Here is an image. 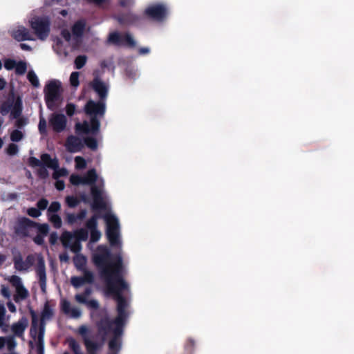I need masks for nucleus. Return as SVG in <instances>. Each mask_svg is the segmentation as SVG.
Wrapping results in <instances>:
<instances>
[{
  "label": "nucleus",
  "instance_id": "nucleus-46",
  "mask_svg": "<svg viewBox=\"0 0 354 354\" xmlns=\"http://www.w3.org/2000/svg\"><path fill=\"white\" fill-rule=\"evenodd\" d=\"M65 201L66 205L71 208H74L77 207L80 202V201L76 196H66Z\"/></svg>",
  "mask_w": 354,
  "mask_h": 354
},
{
  "label": "nucleus",
  "instance_id": "nucleus-63",
  "mask_svg": "<svg viewBox=\"0 0 354 354\" xmlns=\"http://www.w3.org/2000/svg\"><path fill=\"white\" fill-rule=\"evenodd\" d=\"M28 214L33 218H37L41 215V212L38 208L30 207L27 211Z\"/></svg>",
  "mask_w": 354,
  "mask_h": 354
},
{
  "label": "nucleus",
  "instance_id": "nucleus-16",
  "mask_svg": "<svg viewBox=\"0 0 354 354\" xmlns=\"http://www.w3.org/2000/svg\"><path fill=\"white\" fill-rule=\"evenodd\" d=\"M90 86L97 94L100 100H106L108 95L109 86L100 77H94L91 82Z\"/></svg>",
  "mask_w": 354,
  "mask_h": 354
},
{
  "label": "nucleus",
  "instance_id": "nucleus-25",
  "mask_svg": "<svg viewBox=\"0 0 354 354\" xmlns=\"http://www.w3.org/2000/svg\"><path fill=\"white\" fill-rule=\"evenodd\" d=\"M41 161L44 166L50 169H55L59 167V162L56 158H52L48 153H43L41 155Z\"/></svg>",
  "mask_w": 354,
  "mask_h": 354
},
{
  "label": "nucleus",
  "instance_id": "nucleus-1",
  "mask_svg": "<svg viewBox=\"0 0 354 354\" xmlns=\"http://www.w3.org/2000/svg\"><path fill=\"white\" fill-rule=\"evenodd\" d=\"M116 275L117 277L115 281L106 283V293L113 295L114 299L117 301V317L114 320H111L106 309H101V310L97 311L95 314V316L100 317V319L96 323V326L99 333L102 335L103 341L110 333L113 324L124 326L128 317V313L126 311L128 304L122 292L128 289L129 285L123 277H120L118 274Z\"/></svg>",
  "mask_w": 354,
  "mask_h": 354
},
{
  "label": "nucleus",
  "instance_id": "nucleus-62",
  "mask_svg": "<svg viewBox=\"0 0 354 354\" xmlns=\"http://www.w3.org/2000/svg\"><path fill=\"white\" fill-rule=\"evenodd\" d=\"M60 207H61L60 203L57 201H54V202H52L51 204L50 205V206L48 209V212L49 213L50 212L56 213L60 209Z\"/></svg>",
  "mask_w": 354,
  "mask_h": 354
},
{
  "label": "nucleus",
  "instance_id": "nucleus-23",
  "mask_svg": "<svg viewBox=\"0 0 354 354\" xmlns=\"http://www.w3.org/2000/svg\"><path fill=\"white\" fill-rule=\"evenodd\" d=\"M30 315L32 319L31 326L30 328V336L34 340H36L37 339L39 328V324L38 325V318L35 311L32 308L30 309Z\"/></svg>",
  "mask_w": 354,
  "mask_h": 354
},
{
  "label": "nucleus",
  "instance_id": "nucleus-47",
  "mask_svg": "<svg viewBox=\"0 0 354 354\" xmlns=\"http://www.w3.org/2000/svg\"><path fill=\"white\" fill-rule=\"evenodd\" d=\"M79 76V72L75 71L71 73L69 79L71 86L77 88L80 85Z\"/></svg>",
  "mask_w": 354,
  "mask_h": 354
},
{
  "label": "nucleus",
  "instance_id": "nucleus-48",
  "mask_svg": "<svg viewBox=\"0 0 354 354\" xmlns=\"http://www.w3.org/2000/svg\"><path fill=\"white\" fill-rule=\"evenodd\" d=\"M38 130L41 135L47 134V122L45 118L42 116L39 118Z\"/></svg>",
  "mask_w": 354,
  "mask_h": 354
},
{
  "label": "nucleus",
  "instance_id": "nucleus-13",
  "mask_svg": "<svg viewBox=\"0 0 354 354\" xmlns=\"http://www.w3.org/2000/svg\"><path fill=\"white\" fill-rule=\"evenodd\" d=\"M145 14L149 18L160 21L166 17L167 9L162 4H156L146 8Z\"/></svg>",
  "mask_w": 354,
  "mask_h": 354
},
{
  "label": "nucleus",
  "instance_id": "nucleus-11",
  "mask_svg": "<svg viewBox=\"0 0 354 354\" xmlns=\"http://www.w3.org/2000/svg\"><path fill=\"white\" fill-rule=\"evenodd\" d=\"M60 239L62 245L65 248H70L71 252L75 254H79V252L81 251L82 244L80 240L75 239L73 234H72L70 232H64Z\"/></svg>",
  "mask_w": 354,
  "mask_h": 354
},
{
  "label": "nucleus",
  "instance_id": "nucleus-26",
  "mask_svg": "<svg viewBox=\"0 0 354 354\" xmlns=\"http://www.w3.org/2000/svg\"><path fill=\"white\" fill-rule=\"evenodd\" d=\"M84 343L86 348L88 354H97V352L102 346L103 342L98 343L90 340L88 338H84Z\"/></svg>",
  "mask_w": 354,
  "mask_h": 354
},
{
  "label": "nucleus",
  "instance_id": "nucleus-10",
  "mask_svg": "<svg viewBox=\"0 0 354 354\" xmlns=\"http://www.w3.org/2000/svg\"><path fill=\"white\" fill-rule=\"evenodd\" d=\"M8 281L16 289V294L14 295L15 302L24 300L29 296L28 290L23 286L21 279L19 276L12 275Z\"/></svg>",
  "mask_w": 354,
  "mask_h": 354
},
{
  "label": "nucleus",
  "instance_id": "nucleus-21",
  "mask_svg": "<svg viewBox=\"0 0 354 354\" xmlns=\"http://www.w3.org/2000/svg\"><path fill=\"white\" fill-rule=\"evenodd\" d=\"M28 325V319L25 317H21L17 322L12 324L11 330L17 337H22L24 331Z\"/></svg>",
  "mask_w": 354,
  "mask_h": 354
},
{
  "label": "nucleus",
  "instance_id": "nucleus-58",
  "mask_svg": "<svg viewBox=\"0 0 354 354\" xmlns=\"http://www.w3.org/2000/svg\"><path fill=\"white\" fill-rule=\"evenodd\" d=\"M17 65V62L12 59H6L4 61V67L6 70L11 71L15 68Z\"/></svg>",
  "mask_w": 354,
  "mask_h": 354
},
{
  "label": "nucleus",
  "instance_id": "nucleus-61",
  "mask_svg": "<svg viewBox=\"0 0 354 354\" xmlns=\"http://www.w3.org/2000/svg\"><path fill=\"white\" fill-rule=\"evenodd\" d=\"M19 151L18 146L14 143L9 144L7 148V153L10 156H14Z\"/></svg>",
  "mask_w": 354,
  "mask_h": 354
},
{
  "label": "nucleus",
  "instance_id": "nucleus-24",
  "mask_svg": "<svg viewBox=\"0 0 354 354\" xmlns=\"http://www.w3.org/2000/svg\"><path fill=\"white\" fill-rule=\"evenodd\" d=\"M118 21L121 24H136L140 20V17L131 12H128L125 14H122L118 17Z\"/></svg>",
  "mask_w": 354,
  "mask_h": 354
},
{
  "label": "nucleus",
  "instance_id": "nucleus-35",
  "mask_svg": "<svg viewBox=\"0 0 354 354\" xmlns=\"http://www.w3.org/2000/svg\"><path fill=\"white\" fill-rule=\"evenodd\" d=\"M91 288L87 287L82 294H77L75 297V300L80 304H85L87 302V297L91 294Z\"/></svg>",
  "mask_w": 354,
  "mask_h": 354
},
{
  "label": "nucleus",
  "instance_id": "nucleus-37",
  "mask_svg": "<svg viewBox=\"0 0 354 354\" xmlns=\"http://www.w3.org/2000/svg\"><path fill=\"white\" fill-rule=\"evenodd\" d=\"M84 145H86L87 147L92 150H96L97 148V140L91 136H88L84 138Z\"/></svg>",
  "mask_w": 354,
  "mask_h": 354
},
{
  "label": "nucleus",
  "instance_id": "nucleus-12",
  "mask_svg": "<svg viewBox=\"0 0 354 354\" xmlns=\"http://www.w3.org/2000/svg\"><path fill=\"white\" fill-rule=\"evenodd\" d=\"M36 225V222L27 217L19 218L14 227L15 233L21 237H28L29 236L28 230Z\"/></svg>",
  "mask_w": 354,
  "mask_h": 354
},
{
  "label": "nucleus",
  "instance_id": "nucleus-56",
  "mask_svg": "<svg viewBox=\"0 0 354 354\" xmlns=\"http://www.w3.org/2000/svg\"><path fill=\"white\" fill-rule=\"evenodd\" d=\"M90 241L92 243H95L98 241L101 237V232L97 230H94L90 231Z\"/></svg>",
  "mask_w": 354,
  "mask_h": 354
},
{
  "label": "nucleus",
  "instance_id": "nucleus-38",
  "mask_svg": "<svg viewBox=\"0 0 354 354\" xmlns=\"http://www.w3.org/2000/svg\"><path fill=\"white\" fill-rule=\"evenodd\" d=\"M69 348L73 351L74 354H78L81 352V348L79 343L73 337L67 339Z\"/></svg>",
  "mask_w": 354,
  "mask_h": 354
},
{
  "label": "nucleus",
  "instance_id": "nucleus-27",
  "mask_svg": "<svg viewBox=\"0 0 354 354\" xmlns=\"http://www.w3.org/2000/svg\"><path fill=\"white\" fill-rule=\"evenodd\" d=\"M23 104L21 97H18L14 102L10 113V118H20L22 114Z\"/></svg>",
  "mask_w": 354,
  "mask_h": 354
},
{
  "label": "nucleus",
  "instance_id": "nucleus-53",
  "mask_svg": "<svg viewBox=\"0 0 354 354\" xmlns=\"http://www.w3.org/2000/svg\"><path fill=\"white\" fill-rule=\"evenodd\" d=\"M75 167L78 169H84L86 167V162L82 156H77L75 158Z\"/></svg>",
  "mask_w": 354,
  "mask_h": 354
},
{
  "label": "nucleus",
  "instance_id": "nucleus-2",
  "mask_svg": "<svg viewBox=\"0 0 354 354\" xmlns=\"http://www.w3.org/2000/svg\"><path fill=\"white\" fill-rule=\"evenodd\" d=\"M111 253L107 246L98 245L96 251L93 254V263L101 271V275L104 279L106 283L115 281L116 274L123 277V260L120 255H117L115 261L110 263Z\"/></svg>",
  "mask_w": 354,
  "mask_h": 354
},
{
  "label": "nucleus",
  "instance_id": "nucleus-45",
  "mask_svg": "<svg viewBox=\"0 0 354 354\" xmlns=\"http://www.w3.org/2000/svg\"><path fill=\"white\" fill-rule=\"evenodd\" d=\"M70 183L73 185H85L84 177L78 174H72L69 178Z\"/></svg>",
  "mask_w": 354,
  "mask_h": 354
},
{
  "label": "nucleus",
  "instance_id": "nucleus-41",
  "mask_svg": "<svg viewBox=\"0 0 354 354\" xmlns=\"http://www.w3.org/2000/svg\"><path fill=\"white\" fill-rule=\"evenodd\" d=\"M15 73L17 75H22L27 70V64L24 61H19L17 62L16 66H15Z\"/></svg>",
  "mask_w": 354,
  "mask_h": 354
},
{
  "label": "nucleus",
  "instance_id": "nucleus-30",
  "mask_svg": "<svg viewBox=\"0 0 354 354\" xmlns=\"http://www.w3.org/2000/svg\"><path fill=\"white\" fill-rule=\"evenodd\" d=\"M85 29V22L82 20L76 21L72 26V32L76 37H82Z\"/></svg>",
  "mask_w": 354,
  "mask_h": 354
},
{
  "label": "nucleus",
  "instance_id": "nucleus-22",
  "mask_svg": "<svg viewBox=\"0 0 354 354\" xmlns=\"http://www.w3.org/2000/svg\"><path fill=\"white\" fill-rule=\"evenodd\" d=\"M61 309L64 314H71V317L73 318H78L81 316L80 310L77 308H71L70 302L66 299L62 301Z\"/></svg>",
  "mask_w": 354,
  "mask_h": 354
},
{
  "label": "nucleus",
  "instance_id": "nucleus-14",
  "mask_svg": "<svg viewBox=\"0 0 354 354\" xmlns=\"http://www.w3.org/2000/svg\"><path fill=\"white\" fill-rule=\"evenodd\" d=\"M91 192L93 201L91 206L92 210L95 213H97L98 211L106 210V203L102 197L101 191L96 186H92Z\"/></svg>",
  "mask_w": 354,
  "mask_h": 354
},
{
  "label": "nucleus",
  "instance_id": "nucleus-19",
  "mask_svg": "<svg viewBox=\"0 0 354 354\" xmlns=\"http://www.w3.org/2000/svg\"><path fill=\"white\" fill-rule=\"evenodd\" d=\"M11 36L17 41H23L26 40H33L28 28L23 26H19L17 28L12 30Z\"/></svg>",
  "mask_w": 354,
  "mask_h": 354
},
{
  "label": "nucleus",
  "instance_id": "nucleus-4",
  "mask_svg": "<svg viewBox=\"0 0 354 354\" xmlns=\"http://www.w3.org/2000/svg\"><path fill=\"white\" fill-rule=\"evenodd\" d=\"M106 223V234L112 246L120 244L119 223L118 218L113 214H106L104 216Z\"/></svg>",
  "mask_w": 354,
  "mask_h": 354
},
{
  "label": "nucleus",
  "instance_id": "nucleus-59",
  "mask_svg": "<svg viewBox=\"0 0 354 354\" xmlns=\"http://www.w3.org/2000/svg\"><path fill=\"white\" fill-rule=\"evenodd\" d=\"M76 106L73 103H68L66 105V113L69 117H72L75 113Z\"/></svg>",
  "mask_w": 354,
  "mask_h": 354
},
{
  "label": "nucleus",
  "instance_id": "nucleus-28",
  "mask_svg": "<svg viewBox=\"0 0 354 354\" xmlns=\"http://www.w3.org/2000/svg\"><path fill=\"white\" fill-rule=\"evenodd\" d=\"M83 177L85 185L95 186V183L97 179V175L95 169H89Z\"/></svg>",
  "mask_w": 354,
  "mask_h": 354
},
{
  "label": "nucleus",
  "instance_id": "nucleus-15",
  "mask_svg": "<svg viewBox=\"0 0 354 354\" xmlns=\"http://www.w3.org/2000/svg\"><path fill=\"white\" fill-rule=\"evenodd\" d=\"M124 326L115 325L110 332L113 333V337L109 342V348L113 352H118L120 349V337L123 334Z\"/></svg>",
  "mask_w": 354,
  "mask_h": 354
},
{
  "label": "nucleus",
  "instance_id": "nucleus-42",
  "mask_svg": "<svg viewBox=\"0 0 354 354\" xmlns=\"http://www.w3.org/2000/svg\"><path fill=\"white\" fill-rule=\"evenodd\" d=\"M27 78L34 87L37 88L39 86V79L33 71H30L28 73Z\"/></svg>",
  "mask_w": 354,
  "mask_h": 354
},
{
  "label": "nucleus",
  "instance_id": "nucleus-44",
  "mask_svg": "<svg viewBox=\"0 0 354 354\" xmlns=\"http://www.w3.org/2000/svg\"><path fill=\"white\" fill-rule=\"evenodd\" d=\"M87 57L86 55H78L75 59V67L77 69H81L86 63Z\"/></svg>",
  "mask_w": 354,
  "mask_h": 354
},
{
  "label": "nucleus",
  "instance_id": "nucleus-39",
  "mask_svg": "<svg viewBox=\"0 0 354 354\" xmlns=\"http://www.w3.org/2000/svg\"><path fill=\"white\" fill-rule=\"evenodd\" d=\"M74 239L76 240L86 241L88 239V231L84 228L79 229L75 232Z\"/></svg>",
  "mask_w": 354,
  "mask_h": 354
},
{
  "label": "nucleus",
  "instance_id": "nucleus-9",
  "mask_svg": "<svg viewBox=\"0 0 354 354\" xmlns=\"http://www.w3.org/2000/svg\"><path fill=\"white\" fill-rule=\"evenodd\" d=\"M104 100H99L95 102L92 100H89L84 106V112L86 115L91 117H96L97 115L102 117L106 111Z\"/></svg>",
  "mask_w": 354,
  "mask_h": 354
},
{
  "label": "nucleus",
  "instance_id": "nucleus-3",
  "mask_svg": "<svg viewBox=\"0 0 354 354\" xmlns=\"http://www.w3.org/2000/svg\"><path fill=\"white\" fill-rule=\"evenodd\" d=\"M44 99L47 108L54 111L57 107V102L62 98V84L57 80H50L44 88Z\"/></svg>",
  "mask_w": 354,
  "mask_h": 354
},
{
  "label": "nucleus",
  "instance_id": "nucleus-32",
  "mask_svg": "<svg viewBox=\"0 0 354 354\" xmlns=\"http://www.w3.org/2000/svg\"><path fill=\"white\" fill-rule=\"evenodd\" d=\"M102 217L100 213H95L86 223V227L90 231L96 230L97 220Z\"/></svg>",
  "mask_w": 354,
  "mask_h": 354
},
{
  "label": "nucleus",
  "instance_id": "nucleus-52",
  "mask_svg": "<svg viewBox=\"0 0 354 354\" xmlns=\"http://www.w3.org/2000/svg\"><path fill=\"white\" fill-rule=\"evenodd\" d=\"M82 271H84V275H83V277H82V278H83L84 282L85 283H93V280H94L93 274L91 271L86 270V268L84 270H83Z\"/></svg>",
  "mask_w": 354,
  "mask_h": 354
},
{
  "label": "nucleus",
  "instance_id": "nucleus-51",
  "mask_svg": "<svg viewBox=\"0 0 354 354\" xmlns=\"http://www.w3.org/2000/svg\"><path fill=\"white\" fill-rule=\"evenodd\" d=\"M37 175L40 179L45 180L48 178L49 173L46 167L43 165L39 167L37 171Z\"/></svg>",
  "mask_w": 354,
  "mask_h": 354
},
{
  "label": "nucleus",
  "instance_id": "nucleus-40",
  "mask_svg": "<svg viewBox=\"0 0 354 354\" xmlns=\"http://www.w3.org/2000/svg\"><path fill=\"white\" fill-rule=\"evenodd\" d=\"M195 346V341L192 338H188L184 345L186 354H192Z\"/></svg>",
  "mask_w": 354,
  "mask_h": 354
},
{
  "label": "nucleus",
  "instance_id": "nucleus-5",
  "mask_svg": "<svg viewBox=\"0 0 354 354\" xmlns=\"http://www.w3.org/2000/svg\"><path fill=\"white\" fill-rule=\"evenodd\" d=\"M30 25L38 39L41 41L47 39L50 30V24L48 19L35 17L30 21Z\"/></svg>",
  "mask_w": 354,
  "mask_h": 354
},
{
  "label": "nucleus",
  "instance_id": "nucleus-6",
  "mask_svg": "<svg viewBox=\"0 0 354 354\" xmlns=\"http://www.w3.org/2000/svg\"><path fill=\"white\" fill-rule=\"evenodd\" d=\"M108 41L117 46H128L133 48L136 46V41L129 33L120 34L118 32H113L109 34Z\"/></svg>",
  "mask_w": 354,
  "mask_h": 354
},
{
  "label": "nucleus",
  "instance_id": "nucleus-64",
  "mask_svg": "<svg viewBox=\"0 0 354 354\" xmlns=\"http://www.w3.org/2000/svg\"><path fill=\"white\" fill-rule=\"evenodd\" d=\"M15 119V126L18 129L23 128L27 124V119L25 118L20 117Z\"/></svg>",
  "mask_w": 354,
  "mask_h": 354
},
{
  "label": "nucleus",
  "instance_id": "nucleus-31",
  "mask_svg": "<svg viewBox=\"0 0 354 354\" xmlns=\"http://www.w3.org/2000/svg\"><path fill=\"white\" fill-rule=\"evenodd\" d=\"M73 263L77 269L83 270L86 268V259L84 255L77 254L73 258Z\"/></svg>",
  "mask_w": 354,
  "mask_h": 354
},
{
  "label": "nucleus",
  "instance_id": "nucleus-55",
  "mask_svg": "<svg viewBox=\"0 0 354 354\" xmlns=\"http://www.w3.org/2000/svg\"><path fill=\"white\" fill-rule=\"evenodd\" d=\"M71 283L75 288H79L85 283L82 277H72Z\"/></svg>",
  "mask_w": 354,
  "mask_h": 354
},
{
  "label": "nucleus",
  "instance_id": "nucleus-57",
  "mask_svg": "<svg viewBox=\"0 0 354 354\" xmlns=\"http://www.w3.org/2000/svg\"><path fill=\"white\" fill-rule=\"evenodd\" d=\"M28 162L29 166L32 167H37L39 166H43V163L41 162V160L37 159L35 157L31 156L28 158Z\"/></svg>",
  "mask_w": 354,
  "mask_h": 354
},
{
  "label": "nucleus",
  "instance_id": "nucleus-50",
  "mask_svg": "<svg viewBox=\"0 0 354 354\" xmlns=\"http://www.w3.org/2000/svg\"><path fill=\"white\" fill-rule=\"evenodd\" d=\"M50 221L55 228H59L62 225V219L58 214H54L49 216Z\"/></svg>",
  "mask_w": 354,
  "mask_h": 354
},
{
  "label": "nucleus",
  "instance_id": "nucleus-29",
  "mask_svg": "<svg viewBox=\"0 0 354 354\" xmlns=\"http://www.w3.org/2000/svg\"><path fill=\"white\" fill-rule=\"evenodd\" d=\"M15 268L18 271L26 270V263L23 261L22 256L20 252L15 254L12 259Z\"/></svg>",
  "mask_w": 354,
  "mask_h": 354
},
{
  "label": "nucleus",
  "instance_id": "nucleus-8",
  "mask_svg": "<svg viewBox=\"0 0 354 354\" xmlns=\"http://www.w3.org/2000/svg\"><path fill=\"white\" fill-rule=\"evenodd\" d=\"M100 128V120L96 117H91L90 124L84 121L82 124L77 122L75 124V131L77 133H83L85 134L91 133L96 135L98 133Z\"/></svg>",
  "mask_w": 354,
  "mask_h": 354
},
{
  "label": "nucleus",
  "instance_id": "nucleus-17",
  "mask_svg": "<svg viewBox=\"0 0 354 354\" xmlns=\"http://www.w3.org/2000/svg\"><path fill=\"white\" fill-rule=\"evenodd\" d=\"M36 274L39 279V284L43 293L46 291V274L45 262L42 257L38 258L37 265L36 267Z\"/></svg>",
  "mask_w": 354,
  "mask_h": 354
},
{
  "label": "nucleus",
  "instance_id": "nucleus-49",
  "mask_svg": "<svg viewBox=\"0 0 354 354\" xmlns=\"http://www.w3.org/2000/svg\"><path fill=\"white\" fill-rule=\"evenodd\" d=\"M23 138H24L23 133L18 129L13 130L10 133V140L12 142H19L21 140H22Z\"/></svg>",
  "mask_w": 354,
  "mask_h": 354
},
{
  "label": "nucleus",
  "instance_id": "nucleus-33",
  "mask_svg": "<svg viewBox=\"0 0 354 354\" xmlns=\"http://www.w3.org/2000/svg\"><path fill=\"white\" fill-rule=\"evenodd\" d=\"M14 100H7L3 101L0 105V113L2 115H6L9 112L11 113L12 107L14 104Z\"/></svg>",
  "mask_w": 354,
  "mask_h": 354
},
{
  "label": "nucleus",
  "instance_id": "nucleus-18",
  "mask_svg": "<svg viewBox=\"0 0 354 354\" xmlns=\"http://www.w3.org/2000/svg\"><path fill=\"white\" fill-rule=\"evenodd\" d=\"M65 147L68 151L75 153L80 151L84 148V143L77 136L71 135L66 138Z\"/></svg>",
  "mask_w": 354,
  "mask_h": 354
},
{
  "label": "nucleus",
  "instance_id": "nucleus-60",
  "mask_svg": "<svg viewBox=\"0 0 354 354\" xmlns=\"http://www.w3.org/2000/svg\"><path fill=\"white\" fill-rule=\"evenodd\" d=\"M6 344H7L8 349L12 351L16 346V342L13 336L6 337Z\"/></svg>",
  "mask_w": 354,
  "mask_h": 354
},
{
  "label": "nucleus",
  "instance_id": "nucleus-43",
  "mask_svg": "<svg viewBox=\"0 0 354 354\" xmlns=\"http://www.w3.org/2000/svg\"><path fill=\"white\" fill-rule=\"evenodd\" d=\"M33 227H35L38 230V234H42V236H46L49 231V226L46 223L39 224L36 223V225H34Z\"/></svg>",
  "mask_w": 354,
  "mask_h": 354
},
{
  "label": "nucleus",
  "instance_id": "nucleus-20",
  "mask_svg": "<svg viewBox=\"0 0 354 354\" xmlns=\"http://www.w3.org/2000/svg\"><path fill=\"white\" fill-rule=\"evenodd\" d=\"M53 314H54L53 310L50 307L49 302L47 301L44 304V308L41 313V318H40V321H39V332H41V329H42L43 332L45 333V326H46L45 320L51 319L53 316Z\"/></svg>",
  "mask_w": 354,
  "mask_h": 354
},
{
  "label": "nucleus",
  "instance_id": "nucleus-34",
  "mask_svg": "<svg viewBox=\"0 0 354 354\" xmlns=\"http://www.w3.org/2000/svg\"><path fill=\"white\" fill-rule=\"evenodd\" d=\"M44 334L42 329L41 332L39 331L37 343V354H44Z\"/></svg>",
  "mask_w": 354,
  "mask_h": 354
},
{
  "label": "nucleus",
  "instance_id": "nucleus-36",
  "mask_svg": "<svg viewBox=\"0 0 354 354\" xmlns=\"http://www.w3.org/2000/svg\"><path fill=\"white\" fill-rule=\"evenodd\" d=\"M86 304L87 305V306L88 308L96 310L95 312H93L91 313V317L95 319V324H96L97 322L100 319V317H97V316H95L96 313L100 310H98V308H99L98 302L96 300L91 299V300H88L87 302L86 303Z\"/></svg>",
  "mask_w": 354,
  "mask_h": 354
},
{
  "label": "nucleus",
  "instance_id": "nucleus-7",
  "mask_svg": "<svg viewBox=\"0 0 354 354\" xmlns=\"http://www.w3.org/2000/svg\"><path fill=\"white\" fill-rule=\"evenodd\" d=\"M48 125L55 133L64 131L67 127V118L63 113H53L48 116Z\"/></svg>",
  "mask_w": 354,
  "mask_h": 354
},
{
  "label": "nucleus",
  "instance_id": "nucleus-54",
  "mask_svg": "<svg viewBox=\"0 0 354 354\" xmlns=\"http://www.w3.org/2000/svg\"><path fill=\"white\" fill-rule=\"evenodd\" d=\"M67 174H68V171H67L66 169H65V168L59 169V167H58L57 169H54V172L53 174V178L55 180H57L59 177L65 176Z\"/></svg>",
  "mask_w": 354,
  "mask_h": 354
}]
</instances>
